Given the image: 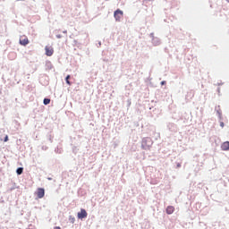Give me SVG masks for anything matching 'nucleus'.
<instances>
[{"mask_svg":"<svg viewBox=\"0 0 229 229\" xmlns=\"http://www.w3.org/2000/svg\"><path fill=\"white\" fill-rule=\"evenodd\" d=\"M88 216V213L86 211V209L81 208V212H78V218L82 220L84 218H87Z\"/></svg>","mask_w":229,"mask_h":229,"instance_id":"nucleus-3","label":"nucleus"},{"mask_svg":"<svg viewBox=\"0 0 229 229\" xmlns=\"http://www.w3.org/2000/svg\"><path fill=\"white\" fill-rule=\"evenodd\" d=\"M221 149H222L223 151H227V150H229V142H228V141L224 142V143L221 145Z\"/></svg>","mask_w":229,"mask_h":229,"instance_id":"nucleus-7","label":"nucleus"},{"mask_svg":"<svg viewBox=\"0 0 229 229\" xmlns=\"http://www.w3.org/2000/svg\"><path fill=\"white\" fill-rule=\"evenodd\" d=\"M227 3H229V0H226Z\"/></svg>","mask_w":229,"mask_h":229,"instance_id":"nucleus-17","label":"nucleus"},{"mask_svg":"<svg viewBox=\"0 0 229 229\" xmlns=\"http://www.w3.org/2000/svg\"><path fill=\"white\" fill-rule=\"evenodd\" d=\"M8 140H9V137H8V135H5L4 141L7 142Z\"/></svg>","mask_w":229,"mask_h":229,"instance_id":"nucleus-11","label":"nucleus"},{"mask_svg":"<svg viewBox=\"0 0 229 229\" xmlns=\"http://www.w3.org/2000/svg\"><path fill=\"white\" fill-rule=\"evenodd\" d=\"M220 126H221L222 128H224V127H225V123H224L223 122H221V123H220Z\"/></svg>","mask_w":229,"mask_h":229,"instance_id":"nucleus-12","label":"nucleus"},{"mask_svg":"<svg viewBox=\"0 0 229 229\" xmlns=\"http://www.w3.org/2000/svg\"><path fill=\"white\" fill-rule=\"evenodd\" d=\"M36 195L38 199H42L46 195V191L42 188H38L36 192Z\"/></svg>","mask_w":229,"mask_h":229,"instance_id":"nucleus-4","label":"nucleus"},{"mask_svg":"<svg viewBox=\"0 0 229 229\" xmlns=\"http://www.w3.org/2000/svg\"><path fill=\"white\" fill-rule=\"evenodd\" d=\"M174 210H175V208L174 206H167L165 212L167 215H172L174 214Z\"/></svg>","mask_w":229,"mask_h":229,"instance_id":"nucleus-6","label":"nucleus"},{"mask_svg":"<svg viewBox=\"0 0 229 229\" xmlns=\"http://www.w3.org/2000/svg\"><path fill=\"white\" fill-rule=\"evenodd\" d=\"M45 51H46V55L49 57L52 56L55 53L54 47H48V46H46Z\"/></svg>","mask_w":229,"mask_h":229,"instance_id":"nucleus-2","label":"nucleus"},{"mask_svg":"<svg viewBox=\"0 0 229 229\" xmlns=\"http://www.w3.org/2000/svg\"><path fill=\"white\" fill-rule=\"evenodd\" d=\"M50 103H51V99H50V98H44L43 104H44L45 106H47V105H49Z\"/></svg>","mask_w":229,"mask_h":229,"instance_id":"nucleus-8","label":"nucleus"},{"mask_svg":"<svg viewBox=\"0 0 229 229\" xmlns=\"http://www.w3.org/2000/svg\"><path fill=\"white\" fill-rule=\"evenodd\" d=\"M54 229H61L60 226H55Z\"/></svg>","mask_w":229,"mask_h":229,"instance_id":"nucleus-14","label":"nucleus"},{"mask_svg":"<svg viewBox=\"0 0 229 229\" xmlns=\"http://www.w3.org/2000/svg\"><path fill=\"white\" fill-rule=\"evenodd\" d=\"M123 15V12L120 9L115 10L114 13V17L117 21H121Z\"/></svg>","mask_w":229,"mask_h":229,"instance_id":"nucleus-1","label":"nucleus"},{"mask_svg":"<svg viewBox=\"0 0 229 229\" xmlns=\"http://www.w3.org/2000/svg\"><path fill=\"white\" fill-rule=\"evenodd\" d=\"M56 38H61V36H56Z\"/></svg>","mask_w":229,"mask_h":229,"instance_id":"nucleus-16","label":"nucleus"},{"mask_svg":"<svg viewBox=\"0 0 229 229\" xmlns=\"http://www.w3.org/2000/svg\"><path fill=\"white\" fill-rule=\"evenodd\" d=\"M74 221H75V219H74V218H72V223H74Z\"/></svg>","mask_w":229,"mask_h":229,"instance_id":"nucleus-15","label":"nucleus"},{"mask_svg":"<svg viewBox=\"0 0 229 229\" xmlns=\"http://www.w3.org/2000/svg\"><path fill=\"white\" fill-rule=\"evenodd\" d=\"M166 83V81H162L161 85H165Z\"/></svg>","mask_w":229,"mask_h":229,"instance_id":"nucleus-13","label":"nucleus"},{"mask_svg":"<svg viewBox=\"0 0 229 229\" xmlns=\"http://www.w3.org/2000/svg\"><path fill=\"white\" fill-rule=\"evenodd\" d=\"M70 78H71V76L70 75H67L66 77H65V82H66V84H68V85H72V83H71V81H69L70 80Z\"/></svg>","mask_w":229,"mask_h":229,"instance_id":"nucleus-9","label":"nucleus"},{"mask_svg":"<svg viewBox=\"0 0 229 229\" xmlns=\"http://www.w3.org/2000/svg\"><path fill=\"white\" fill-rule=\"evenodd\" d=\"M20 44L21 46H27L29 44V39L26 36H21L20 38Z\"/></svg>","mask_w":229,"mask_h":229,"instance_id":"nucleus-5","label":"nucleus"},{"mask_svg":"<svg viewBox=\"0 0 229 229\" xmlns=\"http://www.w3.org/2000/svg\"><path fill=\"white\" fill-rule=\"evenodd\" d=\"M22 173H23V168L22 167H19L18 169H16V174H22Z\"/></svg>","mask_w":229,"mask_h":229,"instance_id":"nucleus-10","label":"nucleus"}]
</instances>
